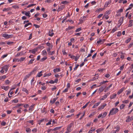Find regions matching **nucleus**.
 <instances>
[{
    "label": "nucleus",
    "instance_id": "48",
    "mask_svg": "<svg viewBox=\"0 0 133 133\" xmlns=\"http://www.w3.org/2000/svg\"><path fill=\"white\" fill-rule=\"evenodd\" d=\"M12 7L14 9H18L19 7L17 5H13L12 6Z\"/></svg>",
    "mask_w": 133,
    "mask_h": 133
},
{
    "label": "nucleus",
    "instance_id": "53",
    "mask_svg": "<svg viewBox=\"0 0 133 133\" xmlns=\"http://www.w3.org/2000/svg\"><path fill=\"white\" fill-rule=\"evenodd\" d=\"M5 83L6 84H8L10 83V82L8 80H6L5 81Z\"/></svg>",
    "mask_w": 133,
    "mask_h": 133
},
{
    "label": "nucleus",
    "instance_id": "26",
    "mask_svg": "<svg viewBox=\"0 0 133 133\" xmlns=\"http://www.w3.org/2000/svg\"><path fill=\"white\" fill-rule=\"evenodd\" d=\"M30 12L29 11H28L27 12H26L25 13V15L27 16H28L29 17H30Z\"/></svg>",
    "mask_w": 133,
    "mask_h": 133
},
{
    "label": "nucleus",
    "instance_id": "8",
    "mask_svg": "<svg viewBox=\"0 0 133 133\" xmlns=\"http://www.w3.org/2000/svg\"><path fill=\"white\" fill-rule=\"evenodd\" d=\"M111 2V0H109L108 1L106 2L104 4V6L107 7L108 6V5L110 4Z\"/></svg>",
    "mask_w": 133,
    "mask_h": 133
},
{
    "label": "nucleus",
    "instance_id": "16",
    "mask_svg": "<svg viewBox=\"0 0 133 133\" xmlns=\"http://www.w3.org/2000/svg\"><path fill=\"white\" fill-rule=\"evenodd\" d=\"M46 45L49 47L47 49V51L49 54L50 53V48L49 47L50 46V43L49 42L47 43H46Z\"/></svg>",
    "mask_w": 133,
    "mask_h": 133
},
{
    "label": "nucleus",
    "instance_id": "64",
    "mask_svg": "<svg viewBox=\"0 0 133 133\" xmlns=\"http://www.w3.org/2000/svg\"><path fill=\"white\" fill-rule=\"evenodd\" d=\"M37 69L36 68H35L32 71L33 73H34V72H35L36 71Z\"/></svg>",
    "mask_w": 133,
    "mask_h": 133
},
{
    "label": "nucleus",
    "instance_id": "46",
    "mask_svg": "<svg viewBox=\"0 0 133 133\" xmlns=\"http://www.w3.org/2000/svg\"><path fill=\"white\" fill-rule=\"evenodd\" d=\"M95 130V129H93L91 130H90L89 132H88V133H92Z\"/></svg>",
    "mask_w": 133,
    "mask_h": 133
},
{
    "label": "nucleus",
    "instance_id": "18",
    "mask_svg": "<svg viewBox=\"0 0 133 133\" xmlns=\"http://www.w3.org/2000/svg\"><path fill=\"white\" fill-rule=\"evenodd\" d=\"M34 105V104H32L31 106L29 107V110L32 111L33 110V108Z\"/></svg>",
    "mask_w": 133,
    "mask_h": 133
},
{
    "label": "nucleus",
    "instance_id": "17",
    "mask_svg": "<svg viewBox=\"0 0 133 133\" xmlns=\"http://www.w3.org/2000/svg\"><path fill=\"white\" fill-rule=\"evenodd\" d=\"M124 88H122L121 89H120L117 92V94H118V95H119L124 90Z\"/></svg>",
    "mask_w": 133,
    "mask_h": 133
},
{
    "label": "nucleus",
    "instance_id": "10",
    "mask_svg": "<svg viewBox=\"0 0 133 133\" xmlns=\"http://www.w3.org/2000/svg\"><path fill=\"white\" fill-rule=\"evenodd\" d=\"M101 103V102H97L93 106L92 108H95L97 107V106H98L99 104Z\"/></svg>",
    "mask_w": 133,
    "mask_h": 133
},
{
    "label": "nucleus",
    "instance_id": "14",
    "mask_svg": "<svg viewBox=\"0 0 133 133\" xmlns=\"http://www.w3.org/2000/svg\"><path fill=\"white\" fill-rule=\"evenodd\" d=\"M42 72L43 71H41L40 72H38L37 75L36 77H41L43 75L42 73Z\"/></svg>",
    "mask_w": 133,
    "mask_h": 133
},
{
    "label": "nucleus",
    "instance_id": "35",
    "mask_svg": "<svg viewBox=\"0 0 133 133\" xmlns=\"http://www.w3.org/2000/svg\"><path fill=\"white\" fill-rule=\"evenodd\" d=\"M30 77L29 75L27 74L26 75V76L24 77L23 80H25L27 79L29 77Z\"/></svg>",
    "mask_w": 133,
    "mask_h": 133
},
{
    "label": "nucleus",
    "instance_id": "41",
    "mask_svg": "<svg viewBox=\"0 0 133 133\" xmlns=\"http://www.w3.org/2000/svg\"><path fill=\"white\" fill-rule=\"evenodd\" d=\"M42 52V54L43 55H45L47 54L46 51L45 50H44Z\"/></svg>",
    "mask_w": 133,
    "mask_h": 133
},
{
    "label": "nucleus",
    "instance_id": "15",
    "mask_svg": "<svg viewBox=\"0 0 133 133\" xmlns=\"http://www.w3.org/2000/svg\"><path fill=\"white\" fill-rule=\"evenodd\" d=\"M34 81V77L32 79L31 81V84L32 86H34L35 85V82L33 83V82Z\"/></svg>",
    "mask_w": 133,
    "mask_h": 133
},
{
    "label": "nucleus",
    "instance_id": "47",
    "mask_svg": "<svg viewBox=\"0 0 133 133\" xmlns=\"http://www.w3.org/2000/svg\"><path fill=\"white\" fill-rule=\"evenodd\" d=\"M79 57V56L78 55L76 56L75 57V61H76L78 59Z\"/></svg>",
    "mask_w": 133,
    "mask_h": 133
},
{
    "label": "nucleus",
    "instance_id": "27",
    "mask_svg": "<svg viewBox=\"0 0 133 133\" xmlns=\"http://www.w3.org/2000/svg\"><path fill=\"white\" fill-rule=\"evenodd\" d=\"M60 71V69L59 68H56L55 69H54L53 70V71L54 72H59Z\"/></svg>",
    "mask_w": 133,
    "mask_h": 133
},
{
    "label": "nucleus",
    "instance_id": "23",
    "mask_svg": "<svg viewBox=\"0 0 133 133\" xmlns=\"http://www.w3.org/2000/svg\"><path fill=\"white\" fill-rule=\"evenodd\" d=\"M35 59H30L28 63V65L31 64L32 63L33 61H34Z\"/></svg>",
    "mask_w": 133,
    "mask_h": 133
},
{
    "label": "nucleus",
    "instance_id": "22",
    "mask_svg": "<svg viewBox=\"0 0 133 133\" xmlns=\"http://www.w3.org/2000/svg\"><path fill=\"white\" fill-rule=\"evenodd\" d=\"M25 59V58L22 57L18 60L17 62L19 61L21 62L24 61Z\"/></svg>",
    "mask_w": 133,
    "mask_h": 133
},
{
    "label": "nucleus",
    "instance_id": "36",
    "mask_svg": "<svg viewBox=\"0 0 133 133\" xmlns=\"http://www.w3.org/2000/svg\"><path fill=\"white\" fill-rule=\"evenodd\" d=\"M115 129H116L115 130L116 132L118 131L119 129V127L118 126H117Z\"/></svg>",
    "mask_w": 133,
    "mask_h": 133
},
{
    "label": "nucleus",
    "instance_id": "57",
    "mask_svg": "<svg viewBox=\"0 0 133 133\" xmlns=\"http://www.w3.org/2000/svg\"><path fill=\"white\" fill-rule=\"evenodd\" d=\"M124 67V64L122 65L120 67V70H123Z\"/></svg>",
    "mask_w": 133,
    "mask_h": 133
},
{
    "label": "nucleus",
    "instance_id": "43",
    "mask_svg": "<svg viewBox=\"0 0 133 133\" xmlns=\"http://www.w3.org/2000/svg\"><path fill=\"white\" fill-rule=\"evenodd\" d=\"M33 120H29L27 121V122L31 123V125H33L34 124Z\"/></svg>",
    "mask_w": 133,
    "mask_h": 133
},
{
    "label": "nucleus",
    "instance_id": "63",
    "mask_svg": "<svg viewBox=\"0 0 133 133\" xmlns=\"http://www.w3.org/2000/svg\"><path fill=\"white\" fill-rule=\"evenodd\" d=\"M29 106V105L27 104H25L24 105V107L25 108H27Z\"/></svg>",
    "mask_w": 133,
    "mask_h": 133
},
{
    "label": "nucleus",
    "instance_id": "20",
    "mask_svg": "<svg viewBox=\"0 0 133 133\" xmlns=\"http://www.w3.org/2000/svg\"><path fill=\"white\" fill-rule=\"evenodd\" d=\"M133 7V4H131L129 5V7L126 9V11H127L129 9H131L132 7Z\"/></svg>",
    "mask_w": 133,
    "mask_h": 133
},
{
    "label": "nucleus",
    "instance_id": "33",
    "mask_svg": "<svg viewBox=\"0 0 133 133\" xmlns=\"http://www.w3.org/2000/svg\"><path fill=\"white\" fill-rule=\"evenodd\" d=\"M107 114V113L106 112H104L103 114H102V118H104L106 116Z\"/></svg>",
    "mask_w": 133,
    "mask_h": 133
},
{
    "label": "nucleus",
    "instance_id": "44",
    "mask_svg": "<svg viewBox=\"0 0 133 133\" xmlns=\"http://www.w3.org/2000/svg\"><path fill=\"white\" fill-rule=\"evenodd\" d=\"M131 39V38H129L128 39H127L126 40V41H125V43H128L130 41Z\"/></svg>",
    "mask_w": 133,
    "mask_h": 133
},
{
    "label": "nucleus",
    "instance_id": "4",
    "mask_svg": "<svg viewBox=\"0 0 133 133\" xmlns=\"http://www.w3.org/2000/svg\"><path fill=\"white\" fill-rule=\"evenodd\" d=\"M109 12V11H107L104 15L103 18L105 17L106 19H108L109 18V16L108 15L110 14Z\"/></svg>",
    "mask_w": 133,
    "mask_h": 133
},
{
    "label": "nucleus",
    "instance_id": "19",
    "mask_svg": "<svg viewBox=\"0 0 133 133\" xmlns=\"http://www.w3.org/2000/svg\"><path fill=\"white\" fill-rule=\"evenodd\" d=\"M9 88V86H3L2 87V89H4L5 90L7 91L8 90Z\"/></svg>",
    "mask_w": 133,
    "mask_h": 133
},
{
    "label": "nucleus",
    "instance_id": "50",
    "mask_svg": "<svg viewBox=\"0 0 133 133\" xmlns=\"http://www.w3.org/2000/svg\"><path fill=\"white\" fill-rule=\"evenodd\" d=\"M6 124V122L4 121H2V122L1 124L3 126H4Z\"/></svg>",
    "mask_w": 133,
    "mask_h": 133
},
{
    "label": "nucleus",
    "instance_id": "37",
    "mask_svg": "<svg viewBox=\"0 0 133 133\" xmlns=\"http://www.w3.org/2000/svg\"><path fill=\"white\" fill-rule=\"evenodd\" d=\"M123 11V9L122 8H121L120 9H119L117 10V13H121Z\"/></svg>",
    "mask_w": 133,
    "mask_h": 133
},
{
    "label": "nucleus",
    "instance_id": "2",
    "mask_svg": "<svg viewBox=\"0 0 133 133\" xmlns=\"http://www.w3.org/2000/svg\"><path fill=\"white\" fill-rule=\"evenodd\" d=\"M8 66L7 65H5L1 68V70L0 71L1 73H3L4 72V70L6 72L8 70Z\"/></svg>",
    "mask_w": 133,
    "mask_h": 133
},
{
    "label": "nucleus",
    "instance_id": "13",
    "mask_svg": "<svg viewBox=\"0 0 133 133\" xmlns=\"http://www.w3.org/2000/svg\"><path fill=\"white\" fill-rule=\"evenodd\" d=\"M11 10V9L10 8H4L3 10V11H8L9 10Z\"/></svg>",
    "mask_w": 133,
    "mask_h": 133
},
{
    "label": "nucleus",
    "instance_id": "54",
    "mask_svg": "<svg viewBox=\"0 0 133 133\" xmlns=\"http://www.w3.org/2000/svg\"><path fill=\"white\" fill-rule=\"evenodd\" d=\"M104 9L103 8H99L98 9L97 11L98 12L102 11Z\"/></svg>",
    "mask_w": 133,
    "mask_h": 133
},
{
    "label": "nucleus",
    "instance_id": "59",
    "mask_svg": "<svg viewBox=\"0 0 133 133\" xmlns=\"http://www.w3.org/2000/svg\"><path fill=\"white\" fill-rule=\"evenodd\" d=\"M105 77L107 78H108L109 77L110 75L109 74H105L104 75Z\"/></svg>",
    "mask_w": 133,
    "mask_h": 133
},
{
    "label": "nucleus",
    "instance_id": "7",
    "mask_svg": "<svg viewBox=\"0 0 133 133\" xmlns=\"http://www.w3.org/2000/svg\"><path fill=\"white\" fill-rule=\"evenodd\" d=\"M107 105L106 104H104L101 106L99 107L98 108V110H101L104 108V107Z\"/></svg>",
    "mask_w": 133,
    "mask_h": 133
},
{
    "label": "nucleus",
    "instance_id": "51",
    "mask_svg": "<svg viewBox=\"0 0 133 133\" xmlns=\"http://www.w3.org/2000/svg\"><path fill=\"white\" fill-rule=\"evenodd\" d=\"M7 55H8V54H7L4 55L2 56L1 58L3 59L4 58H5V57H6L7 56Z\"/></svg>",
    "mask_w": 133,
    "mask_h": 133
},
{
    "label": "nucleus",
    "instance_id": "60",
    "mask_svg": "<svg viewBox=\"0 0 133 133\" xmlns=\"http://www.w3.org/2000/svg\"><path fill=\"white\" fill-rule=\"evenodd\" d=\"M69 22L71 24H73L74 23V21L71 20H68L66 21V22Z\"/></svg>",
    "mask_w": 133,
    "mask_h": 133
},
{
    "label": "nucleus",
    "instance_id": "61",
    "mask_svg": "<svg viewBox=\"0 0 133 133\" xmlns=\"http://www.w3.org/2000/svg\"><path fill=\"white\" fill-rule=\"evenodd\" d=\"M102 130V129H97L96 130V131L97 132V133H99Z\"/></svg>",
    "mask_w": 133,
    "mask_h": 133
},
{
    "label": "nucleus",
    "instance_id": "21",
    "mask_svg": "<svg viewBox=\"0 0 133 133\" xmlns=\"http://www.w3.org/2000/svg\"><path fill=\"white\" fill-rule=\"evenodd\" d=\"M22 91H23L25 92L28 94H29L28 91L25 88H23L22 89Z\"/></svg>",
    "mask_w": 133,
    "mask_h": 133
},
{
    "label": "nucleus",
    "instance_id": "24",
    "mask_svg": "<svg viewBox=\"0 0 133 133\" xmlns=\"http://www.w3.org/2000/svg\"><path fill=\"white\" fill-rule=\"evenodd\" d=\"M107 97V95H104L103 97L100 100H103L105 99Z\"/></svg>",
    "mask_w": 133,
    "mask_h": 133
},
{
    "label": "nucleus",
    "instance_id": "62",
    "mask_svg": "<svg viewBox=\"0 0 133 133\" xmlns=\"http://www.w3.org/2000/svg\"><path fill=\"white\" fill-rule=\"evenodd\" d=\"M34 26H35V27L36 28H38L39 27V26L37 24H34Z\"/></svg>",
    "mask_w": 133,
    "mask_h": 133
},
{
    "label": "nucleus",
    "instance_id": "38",
    "mask_svg": "<svg viewBox=\"0 0 133 133\" xmlns=\"http://www.w3.org/2000/svg\"><path fill=\"white\" fill-rule=\"evenodd\" d=\"M18 102V100L17 99H15L12 101V103H17Z\"/></svg>",
    "mask_w": 133,
    "mask_h": 133
},
{
    "label": "nucleus",
    "instance_id": "56",
    "mask_svg": "<svg viewBox=\"0 0 133 133\" xmlns=\"http://www.w3.org/2000/svg\"><path fill=\"white\" fill-rule=\"evenodd\" d=\"M60 40V38H58L56 41V44H57L59 42Z\"/></svg>",
    "mask_w": 133,
    "mask_h": 133
},
{
    "label": "nucleus",
    "instance_id": "25",
    "mask_svg": "<svg viewBox=\"0 0 133 133\" xmlns=\"http://www.w3.org/2000/svg\"><path fill=\"white\" fill-rule=\"evenodd\" d=\"M36 51V49H32L30 50V51L33 54H35Z\"/></svg>",
    "mask_w": 133,
    "mask_h": 133
},
{
    "label": "nucleus",
    "instance_id": "12",
    "mask_svg": "<svg viewBox=\"0 0 133 133\" xmlns=\"http://www.w3.org/2000/svg\"><path fill=\"white\" fill-rule=\"evenodd\" d=\"M133 21L132 20H130L129 21V24L128 25V27H130L133 25V24L132 23Z\"/></svg>",
    "mask_w": 133,
    "mask_h": 133
},
{
    "label": "nucleus",
    "instance_id": "30",
    "mask_svg": "<svg viewBox=\"0 0 133 133\" xmlns=\"http://www.w3.org/2000/svg\"><path fill=\"white\" fill-rule=\"evenodd\" d=\"M29 4L28 2H24L21 5L22 6H25Z\"/></svg>",
    "mask_w": 133,
    "mask_h": 133
},
{
    "label": "nucleus",
    "instance_id": "39",
    "mask_svg": "<svg viewBox=\"0 0 133 133\" xmlns=\"http://www.w3.org/2000/svg\"><path fill=\"white\" fill-rule=\"evenodd\" d=\"M125 106V105L124 104H122L120 106V109H123L124 108V107Z\"/></svg>",
    "mask_w": 133,
    "mask_h": 133
},
{
    "label": "nucleus",
    "instance_id": "32",
    "mask_svg": "<svg viewBox=\"0 0 133 133\" xmlns=\"http://www.w3.org/2000/svg\"><path fill=\"white\" fill-rule=\"evenodd\" d=\"M57 98L58 97L55 98L53 99L52 101H50V103H54L56 101V100L57 99Z\"/></svg>",
    "mask_w": 133,
    "mask_h": 133
},
{
    "label": "nucleus",
    "instance_id": "58",
    "mask_svg": "<svg viewBox=\"0 0 133 133\" xmlns=\"http://www.w3.org/2000/svg\"><path fill=\"white\" fill-rule=\"evenodd\" d=\"M37 130L36 128H34L32 130V131L34 133H35L37 131Z\"/></svg>",
    "mask_w": 133,
    "mask_h": 133
},
{
    "label": "nucleus",
    "instance_id": "49",
    "mask_svg": "<svg viewBox=\"0 0 133 133\" xmlns=\"http://www.w3.org/2000/svg\"><path fill=\"white\" fill-rule=\"evenodd\" d=\"M89 102L87 103L82 108L83 109H85V108L87 106V105L89 103Z\"/></svg>",
    "mask_w": 133,
    "mask_h": 133
},
{
    "label": "nucleus",
    "instance_id": "29",
    "mask_svg": "<svg viewBox=\"0 0 133 133\" xmlns=\"http://www.w3.org/2000/svg\"><path fill=\"white\" fill-rule=\"evenodd\" d=\"M26 131L27 132L30 133L31 131V129L29 128H26Z\"/></svg>",
    "mask_w": 133,
    "mask_h": 133
},
{
    "label": "nucleus",
    "instance_id": "28",
    "mask_svg": "<svg viewBox=\"0 0 133 133\" xmlns=\"http://www.w3.org/2000/svg\"><path fill=\"white\" fill-rule=\"evenodd\" d=\"M19 52L21 56L25 54L26 53V52L24 51H21Z\"/></svg>",
    "mask_w": 133,
    "mask_h": 133
},
{
    "label": "nucleus",
    "instance_id": "5",
    "mask_svg": "<svg viewBox=\"0 0 133 133\" xmlns=\"http://www.w3.org/2000/svg\"><path fill=\"white\" fill-rule=\"evenodd\" d=\"M123 17H121L120 18L119 20L118 21L119 23L118 24L119 26L121 25L123 23Z\"/></svg>",
    "mask_w": 133,
    "mask_h": 133
},
{
    "label": "nucleus",
    "instance_id": "6",
    "mask_svg": "<svg viewBox=\"0 0 133 133\" xmlns=\"http://www.w3.org/2000/svg\"><path fill=\"white\" fill-rule=\"evenodd\" d=\"M74 124V123L73 122L71 123L67 127V129L68 130H70V131H71L72 130L71 129V127H72L73 125Z\"/></svg>",
    "mask_w": 133,
    "mask_h": 133
},
{
    "label": "nucleus",
    "instance_id": "34",
    "mask_svg": "<svg viewBox=\"0 0 133 133\" xmlns=\"http://www.w3.org/2000/svg\"><path fill=\"white\" fill-rule=\"evenodd\" d=\"M32 24L30 23H29L25 24L24 26V27L26 28L29 25H31Z\"/></svg>",
    "mask_w": 133,
    "mask_h": 133
},
{
    "label": "nucleus",
    "instance_id": "40",
    "mask_svg": "<svg viewBox=\"0 0 133 133\" xmlns=\"http://www.w3.org/2000/svg\"><path fill=\"white\" fill-rule=\"evenodd\" d=\"M21 108H20L19 109L17 110V112L18 113H21Z\"/></svg>",
    "mask_w": 133,
    "mask_h": 133
},
{
    "label": "nucleus",
    "instance_id": "31",
    "mask_svg": "<svg viewBox=\"0 0 133 133\" xmlns=\"http://www.w3.org/2000/svg\"><path fill=\"white\" fill-rule=\"evenodd\" d=\"M117 30V27H115L112 29V31H111L112 32L114 33L115 32V31H116Z\"/></svg>",
    "mask_w": 133,
    "mask_h": 133
},
{
    "label": "nucleus",
    "instance_id": "3",
    "mask_svg": "<svg viewBox=\"0 0 133 133\" xmlns=\"http://www.w3.org/2000/svg\"><path fill=\"white\" fill-rule=\"evenodd\" d=\"M2 36L5 38L8 39L12 37L13 36V35L12 34L8 35V34H3Z\"/></svg>",
    "mask_w": 133,
    "mask_h": 133
},
{
    "label": "nucleus",
    "instance_id": "52",
    "mask_svg": "<svg viewBox=\"0 0 133 133\" xmlns=\"http://www.w3.org/2000/svg\"><path fill=\"white\" fill-rule=\"evenodd\" d=\"M44 119H41V120H40V121H39L38 122V124H39V125H40V124H41V123H42V122H43L44 121Z\"/></svg>",
    "mask_w": 133,
    "mask_h": 133
},
{
    "label": "nucleus",
    "instance_id": "55",
    "mask_svg": "<svg viewBox=\"0 0 133 133\" xmlns=\"http://www.w3.org/2000/svg\"><path fill=\"white\" fill-rule=\"evenodd\" d=\"M81 30V28H79L76 29V32H78Z\"/></svg>",
    "mask_w": 133,
    "mask_h": 133
},
{
    "label": "nucleus",
    "instance_id": "45",
    "mask_svg": "<svg viewBox=\"0 0 133 133\" xmlns=\"http://www.w3.org/2000/svg\"><path fill=\"white\" fill-rule=\"evenodd\" d=\"M35 5V4H32L29 5L27 6V8H28L31 6H33Z\"/></svg>",
    "mask_w": 133,
    "mask_h": 133
},
{
    "label": "nucleus",
    "instance_id": "42",
    "mask_svg": "<svg viewBox=\"0 0 133 133\" xmlns=\"http://www.w3.org/2000/svg\"><path fill=\"white\" fill-rule=\"evenodd\" d=\"M47 58V57H44L43 58H42L41 60L40 61L41 62H43Z\"/></svg>",
    "mask_w": 133,
    "mask_h": 133
},
{
    "label": "nucleus",
    "instance_id": "1",
    "mask_svg": "<svg viewBox=\"0 0 133 133\" xmlns=\"http://www.w3.org/2000/svg\"><path fill=\"white\" fill-rule=\"evenodd\" d=\"M118 111V109L117 108H113L110 112L109 116L110 115H113L116 114Z\"/></svg>",
    "mask_w": 133,
    "mask_h": 133
},
{
    "label": "nucleus",
    "instance_id": "9",
    "mask_svg": "<svg viewBox=\"0 0 133 133\" xmlns=\"http://www.w3.org/2000/svg\"><path fill=\"white\" fill-rule=\"evenodd\" d=\"M105 87H104L102 86L100 87L98 93L99 94H100L103 91Z\"/></svg>",
    "mask_w": 133,
    "mask_h": 133
},
{
    "label": "nucleus",
    "instance_id": "11",
    "mask_svg": "<svg viewBox=\"0 0 133 133\" xmlns=\"http://www.w3.org/2000/svg\"><path fill=\"white\" fill-rule=\"evenodd\" d=\"M116 95H117L116 94H113L110 96V98L111 99H114L116 97Z\"/></svg>",
    "mask_w": 133,
    "mask_h": 133
}]
</instances>
